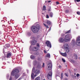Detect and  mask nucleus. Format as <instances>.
<instances>
[{
	"mask_svg": "<svg viewBox=\"0 0 80 80\" xmlns=\"http://www.w3.org/2000/svg\"><path fill=\"white\" fill-rule=\"evenodd\" d=\"M37 42V40H33L32 41V45H36Z\"/></svg>",
	"mask_w": 80,
	"mask_h": 80,
	"instance_id": "obj_11",
	"label": "nucleus"
},
{
	"mask_svg": "<svg viewBox=\"0 0 80 80\" xmlns=\"http://www.w3.org/2000/svg\"><path fill=\"white\" fill-rule=\"evenodd\" d=\"M43 24L44 25V26L46 27V28H49V27H48V25H46L45 23H43Z\"/></svg>",
	"mask_w": 80,
	"mask_h": 80,
	"instance_id": "obj_28",
	"label": "nucleus"
},
{
	"mask_svg": "<svg viewBox=\"0 0 80 80\" xmlns=\"http://www.w3.org/2000/svg\"><path fill=\"white\" fill-rule=\"evenodd\" d=\"M46 10V6L45 5L43 6L42 7V11H45Z\"/></svg>",
	"mask_w": 80,
	"mask_h": 80,
	"instance_id": "obj_20",
	"label": "nucleus"
},
{
	"mask_svg": "<svg viewBox=\"0 0 80 80\" xmlns=\"http://www.w3.org/2000/svg\"><path fill=\"white\" fill-rule=\"evenodd\" d=\"M19 77H20V76L18 74H16V75H15V78L16 80H17V79Z\"/></svg>",
	"mask_w": 80,
	"mask_h": 80,
	"instance_id": "obj_21",
	"label": "nucleus"
},
{
	"mask_svg": "<svg viewBox=\"0 0 80 80\" xmlns=\"http://www.w3.org/2000/svg\"><path fill=\"white\" fill-rule=\"evenodd\" d=\"M64 47L66 52L68 53V52H70V49H69V46H68V44H65L64 45Z\"/></svg>",
	"mask_w": 80,
	"mask_h": 80,
	"instance_id": "obj_5",
	"label": "nucleus"
},
{
	"mask_svg": "<svg viewBox=\"0 0 80 80\" xmlns=\"http://www.w3.org/2000/svg\"><path fill=\"white\" fill-rule=\"evenodd\" d=\"M56 3L57 4V5H58L59 4V2H56Z\"/></svg>",
	"mask_w": 80,
	"mask_h": 80,
	"instance_id": "obj_42",
	"label": "nucleus"
},
{
	"mask_svg": "<svg viewBox=\"0 0 80 80\" xmlns=\"http://www.w3.org/2000/svg\"><path fill=\"white\" fill-rule=\"evenodd\" d=\"M76 44L78 46H80V37L79 36L77 38Z\"/></svg>",
	"mask_w": 80,
	"mask_h": 80,
	"instance_id": "obj_9",
	"label": "nucleus"
},
{
	"mask_svg": "<svg viewBox=\"0 0 80 80\" xmlns=\"http://www.w3.org/2000/svg\"><path fill=\"white\" fill-rule=\"evenodd\" d=\"M61 55H62V56H63V57H66L67 56V53L66 52H65L64 53H61Z\"/></svg>",
	"mask_w": 80,
	"mask_h": 80,
	"instance_id": "obj_19",
	"label": "nucleus"
},
{
	"mask_svg": "<svg viewBox=\"0 0 80 80\" xmlns=\"http://www.w3.org/2000/svg\"><path fill=\"white\" fill-rule=\"evenodd\" d=\"M77 2H80V0H77Z\"/></svg>",
	"mask_w": 80,
	"mask_h": 80,
	"instance_id": "obj_46",
	"label": "nucleus"
},
{
	"mask_svg": "<svg viewBox=\"0 0 80 80\" xmlns=\"http://www.w3.org/2000/svg\"><path fill=\"white\" fill-rule=\"evenodd\" d=\"M48 3H50V2H51V1H48Z\"/></svg>",
	"mask_w": 80,
	"mask_h": 80,
	"instance_id": "obj_47",
	"label": "nucleus"
},
{
	"mask_svg": "<svg viewBox=\"0 0 80 80\" xmlns=\"http://www.w3.org/2000/svg\"><path fill=\"white\" fill-rule=\"evenodd\" d=\"M9 80H12V75H11L10 78H9Z\"/></svg>",
	"mask_w": 80,
	"mask_h": 80,
	"instance_id": "obj_34",
	"label": "nucleus"
},
{
	"mask_svg": "<svg viewBox=\"0 0 80 80\" xmlns=\"http://www.w3.org/2000/svg\"><path fill=\"white\" fill-rule=\"evenodd\" d=\"M70 38H72V35L70 34H67L65 36L64 41L66 42H69Z\"/></svg>",
	"mask_w": 80,
	"mask_h": 80,
	"instance_id": "obj_3",
	"label": "nucleus"
},
{
	"mask_svg": "<svg viewBox=\"0 0 80 80\" xmlns=\"http://www.w3.org/2000/svg\"><path fill=\"white\" fill-rule=\"evenodd\" d=\"M22 80V78H20L17 80Z\"/></svg>",
	"mask_w": 80,
	"mask_h": 80,
	"instance_id": "obj_44",
	"label": "nucleus"
},
{
	"mask_svg": "<svg viewBox=\"0 0 80 80\" xmlns=\"http://www.w3.org/2000/svg\"><path fill=\"white\" fill-rule=\"evenodd\" d=\"M49 13L50 17H51V18H52V17H53V12H49Z\"/></svg>",
	"mask_w": 80,
	"mask_h": 80,
	"instance_id": "obj_13",
	"label": "nucleus"
},
{
	"mask_svg": "<svg viewBox=\"0 0 80 80\" xmlns=\"http://www.w3.org/2000/svg\"><path fill=\"white\" fill-rule=\"evenodd\" d=\"M52 73L51 72H49L47 75L48 80H52Z\"/></svg>",
	"mask_w": 80,
	"mask_h": 80,
	"instance_id": "obj_8",
	"label": "nucleus"
},
{
	"mask_svg": "<svg viewBox=\"0 0 80 80\" xmlns=\"http://www.w3.org/2000/svg\"><path fill=\"white\" fill-rule=\"evenodd\" d=\"M30 58H31V59L33 60L34 59H35V58H36L35 57V56L33 55H31L30 56Z\"/></svg>",
	"mask_w": 80,
	"mask_h": 80,
	"instance_id": "obj_17",
	"label": "nucleus"
},
{
	"mask_svg": "<svg viewBox=\"0 0 80 80\" xmlns=\"http://www.w3.org/2000/svg\"><path fill=\"white\" fill-rule=\"evenodd\" d=\"M37 38H38V40H41V38H40V36L39 35H38V36L37 37Z\"/></svg>",
	"mask_w": 80,
	"mask_h": 80,
	"instance_id": "obj_30",
	"label": "nucleus"
},
{
	"mask_svg": "<svg viewBox=\"0 0 80 80\" xmlns=\"http://www.w3.org/2000/svg\"><path fill=\"white\" fill-rule=\"evenodd\" d=\"M33 68H32V71H33Z\"/></svg>",
	"mask_w": 80,
	"mask_h": 80,
	"instance_id": "obj_51",
	"label": "nucleus"
},
{
	"mask_svg": "<svg viewBox=\"0 0 80 80\" xmlns=\"http://www.w3.org/2000/svg\"><path fill=\"white\" fill-rule=\"evenodd\" d=\"M64 36H65V34L63 33H62L61 34V37H64Z\"/></svg>",
	"mask_w": 80,
	"mask_h": 80,
	"instance_id": "obj_32",
	"label": "nucleus"
},
{
	"mask_svg": "<svg viewBox=\"0 0 80 80\" xmlns=\"http://www.w3.org/2000/svg\"><path fill=\"white\" fill-rule=\"evenodd\" d=\"M74 75H76V73H74Z\"/></svg>",
	"mask_w": 80,
	"mask_h": 80,
	"instance_id": "obj_49",
	"label": "nucleus"
},
{
	"mask_svg": "<svg viewBox=\"0 0 80 80\" xmlns=\"http://www.w3.org/2000/svg\"><path fill=\"white\" fill-rule=\"evenodd\" d=\"M47 68L48 70H51L52 68V64L51 63L48 64L47 65Z\"/></svg>",
	"mask_w": 80,
	"mask_h": 80,
	"instance_id": "obj_10",
	"label": "nucleus"
},
{
	"mask_svg": "<svg viewBox=\"0 0 80 80\" xmlns=\"http://www.w3.org/2000/svg\"><path fill=\"white\" fill-rule=\"evenodd\" d=\"M63 72H62L61 73V78H63Z\"/></svg>",
	"mask_w": 80,
	"mask_h": 80,
	"instance_id": "obj_31",
	"label": "nucleus"
},
{
	"mask_svg": "<svg viewBox=\"0 0 80 80\" xmlns=\"http://www.w3.org/2000/svg\"><path fill=\"white\" fill-rule=\"evenodd\" d=\"M25 75H26V74H25V73H23L22 74V76H25Z\"/></svg>",
	"mask_w": 80,
	"mask_h": 80,
	"instance_id": "obj_40",
	"label": "nucleus"
},
{
	"mask_svg": "<svg viewBox=\"0 0 80 80\" xmlns=\"http://www.w3.org/2000/svg\"><path fill=\"white\" fill-rule=\"evenodd\" d=\"M71 32V31L69 30L67 32H66L65 33V34H68V33H70V32Z\"/></svg>",
	"mask_w": 80,
	"mask_h": 80,
	"instance_id": "obj_26",
	"label": "nucleus"
},
{
	"mask_svg": "<svg viewBox=\"0 0 80 80\" xmlns=\"http://www.w3.org/2000/svg\"><path fill=\"white\" fill-rule=\"evenodd\" d=\"M40 28V26L37 25L36 26H33L31 27V29L33 33H37L38 32Z\"/></svg>",
	"mask_w": 80,
	"mask_h": 80,
	"instance_id": "obj_1",
	"label": "nucleus"
},
{
	"mask_svg": "<svg viewBox=\"0 0 80 80\" xmlns=\"http://www.w3.org/2000/svg\"><path fill=\"white\" fill-rule=\"evenodd\" d=\"M44 53H47V51L45 50H44Z\"/></svg>",
	"mask_w": 80,
	"mask_h": 80,
	"instance_id": "obj_45",
	"label": "nucleus"
},
{
	"mask_svg": "<svg viewBox=\"0 0 80 80\" xmlns=\"http://www.w3.org/2000/svg\"><path fill=\"white\" fill-rule=\"evenodd\" d=\"M12 53L10 51L8 52H7V54L6 55V58H11V57L12 56Z\"/></svg>",
	"mask_w": 80,
	"mask_h": 80,
	"instance_id": "obj_7",
	"label": "nucleus"
},
{
	"mask_svg": "<svg viewBox=\"0 0 80 80\" xmlns=\"http://www.w3.org/2000/svg\"><path fill=\"white\" fill-rule=\"evenodd\" d=\"M47 24L48 25H52V22L49 21V20H48L47 22Z\"/></svg>",
	"mask_w": 80,
	"mask_h": 80,
	"instance_id": "obj_12",
	"label": "nucleus"
},
{
	"mask_svg": "<svg viewBox=\"0 0 80 80\" xmlns=\"http://www.w3.org/2000/svg\"><path fill=\"white\" fill-rule=\"evenodd\" d=\"M19 72L20 71L19 69H13L11 72V75L13 76L15 75V74H18Z\"/></svg>",
	"mask_w": 80,
	"mask_h": 80,
	"instance_id": "obj_4",
	"label": "nucleus"
},
{
	"mask_svg": "<svg viewBox=\"0 0 80 80\" xmlns=\"http://www.w3.org/2000/svg\"><path fill=\"white\" fill-rule=\"evenodd\" d=\"M62 60L63 62H65V60L63 58H62Z\"/></svg>",
	"mask_w": 80,
	"mask_h": 80,
	"instance_id": "obj_35",
	"label": "nucleus"
},
{
	"mask_svg": "<svg viewBox=\"0 0 80 80\" xmlns=\"http://www.w3.org/2000/svg\"><path fill=\"white\" fill-rule=\"evenodd\" d=\"M45 63H43V64H42V67H45Z\"/></svg>",
	"mask_w": 80,
	"mask_h": 80,
	"instance_id": "obj_41",
	"label": "nucleus"
},
{
	"mask_svg": "<svg viewBox=\"0 0 80 80\" xmlns=\"http://www.w3.org/2000/svg\"><path fill=\"white\" fill-rule=\"evenodd\" d=\"M65 75L66 76V77H68V74H67L66 73H65Z\"/></svg>",
	"mask_w": 80,
	"mask_h": 80,
	"instance_id": "obj_43",
	"label": "nucleus"
},
{
	"mask_svg": "<svg viewBox=\"0 0 80 80\" xmlns=\"http://www.w3.org/2000/svg\"><path fill=\"white\" fill-rule=\"evenodd\" d=\"M65 12L66 13H68L70 12V11H69V10L66 9L65 10Z\"/></svg>",
	"mask_w": 80,
	"mask_h": 80,
	"instance_id": "obj_25",
	"label": "nucleus"
},
{
	"mask_svg": "<svg viewBox=\"0 0 80 80\" xmlns=\"http://www.w3.org/2000/svg\"><path fill=\"white\" fill-rule=\"evenodd\" d=\"M45 2V3L47 2V1H46Z\"/></svg>",
	"mask_w": 80,
	"mask_h": 80,
	"instance_id": "obj_52",
	"label": "nucleus"
},
{
	"mask_svg": "<svg viewBox=\"0 0 80 80\" xmlns=\"http://www.w3.org/2000/svg\"><path fill=\"white\" fill-rule=\"evenodd\" d=\"M36 46L37 47H38V48H39L40 47V45H39V44H38V43H37V44Z\"/></svg>",
	"mask_w": 80,
	"mask_h": 80,
	"instance_id": "obj_33",
	"label": "nucleus"
},
{
	"mask_svg": "<svg viewBox=\"0 0 80 80\" xmlns=\"http://www.w3.org/2000/svg\"><path fill=\"white\" fill-rule=\"evenodd\" d=\"M38 62L37 61H35L33 62V64L34 65H36L37 64Z\"/></svg>",
	"mask_w": 80,
	"mask_h": 80,
	"instance_id": "obj_23",
	"label": "nucleus"
},
{
	"mask_svg": "<svg viewBox=\"0 0 80 80\" xmlns=\"http://www.w3.org/2000/svg\"><path fill=\"white\" fill-rule=\"evenodd\" d=\"M51 30V28H50L49 29V30Z\"/></svg>",
	"mask_w": 80,
	"mask_h": 80,
	"instance_id": "obj_50",
	"label": "nucleus"
},
{
	"mask_svg": "<svg viewBox=\"0 0 80 80\" xmlns=\"http://www.w3.org/2000/svg\"><path fill=\"white\" fill-rule=\"evenodd\" d=\"M46 57L47 58H50V53L47 54Z\"/></svg>",
	"mask_w": 80,
	"mask_h": 80,
	"instance_id": "obj_22",
	"label": "nucleus"
},
{
	"mask_svg": "<svg viewBox=\"0 0 80 80\" xmlns=\"http://www.w3.org/2000/svg\"><path fill=\"white\" fill-rule=\"evenodd\" d=\"M77 13L78 15H80V12H77Z\"/></svg>",
	"mask_w": 80,
	"mask_h": 80,
	"instance_id": "obj_36",
	"label": "nucleus"
},
{
	"mask_svg": "<svg viewBox=\"0 0 80 80\" xmlns=\"http://www.w3.org/2000/svg\"><path fill=\"white\" fill-rule=\"evenodd\" d=\"M34 73H35V75H34V73H32L31 75V78L33 80L34 78V77H37L40 73V71L39 70H37L34 72Z\"/></svg>",
	"mask_w": 80,
	"mask_h": 80,
	"instance_id": "obj_2",
	"label": "nucleus"
},
{
	"mask_svg": "<svg viewBox=\"0 0 80 80\" xmlns=\"http://www.w3.org/2000/svg\"><path fill=\"white\" fill-rule=\"evenodd\" d=\"M42 14L43 15V13H42Z\"/></svg>",
	"mask_w": 80,
	"mask_h": 80,
	"instance_id": "obj_54",
	"label": "nucleus"
},
{
	"mask_svg": "<svg viewBox=\"0 0 80 80\" xmlns=\"http://www.w3.org/2000/svg\"><path fill=\"white\" fill-rule=\"evenodd\" d=\"M71 61L72 62V63H74L75 62V61L72 59H71Z\"/></svg>",
	"mask_w": 80,
	"mask_h": 80,
	"instance_id": "obj_39",
	"label": "nucleus"
},
{
	"mask_svg": "<svg viewBox=\"0 0 80 80\" xmlns=\"http://www.w3.org/2000/svg\"><path fill=\"white\" fill-rule=\"evenodd\" d=\"M46 18H49V16L48 14L46 15Z\"/></svg>",
	"mask_w": 80,
	"mask_h": 80,
	"instance_id": "obj_38",
	"label": "nucleus"
},
{
	"mask_svg": "<svg viewBox=\"0 0 80 80\" xmlns=\"http://www.w3.org/2000/svg\"><path fill=\"white\" fill-rule=\"evenodd\" d=\"M65 80H68V79H67V78H65Z\"/></svg>",
	"mask_w": 80,
	"mask_h": 80,
	"instance_id": "obj_48",
	"label": "nucleus"
},
{
	"mask_svg": "<svg viewBox=\"0 0 80 80\" xmlns=\"http://www.w3.org/2000/svg\"><path fill=\"white\" fill-rule=\"evenodd\" d=\"M76 76L78 77H80V74H79L78 73H77L76 75Z\"/></svg>",
	"mask_w": 80,
	"mask_h": 80,
	"instance_id": "obj_37",
	"label": "nucleus"
},
{
	"mask_svg": "<svg viewBox=\"0 0 80 80\" xmlns=\"http://www.w3.org/2000/svg\"><path fill=\"white\" fill-rule=\"evenodd\" d=\"M10 44H6L5 46V48H8V47H10Z\"/></svg>",
	"mask_w": 80,
	"mask_h": 80,
	"instance_id": "obj_15",
	"label": "nucleus"
},
{
	"mask_svg": "<svg viewBox=\"0 0 80 80\" xmlns=\"http://www.w3.org/2000/svg\"><path fill=\"white\" fill-rule=\"evenodd\" d=\"M72 45H75L76 44V42L74 40H72Z\"/></svg>",
	"mask_w": 80,
	"mask_h": 80,
	"instance_id": "obj_18",
	"label": "nucleus"
},
{
	"mask_svg": "<svg viewBox=\"0 0 80 80\" xmlns=\"http://www.w3.org/2000/svg\"><path fill=\"white\" fill-rule=\"evenodd\" d=\"M34 80H40V77H36Z\"/></svg>",
	"mask_w": 80,
	"mask_h": 80,
	"instance_id": "obj_24",
	"label": "nucleus"
},
{
	"mask_svg": "<svg viewBox=\"0 0 80 80\" xmlns=\"http://www.w3.org/2000/svg\"><path fill=\"white\" fill-rule=\"evenodd\" d=\"M63 41H64V39L62 38H60L59 40V42H61V43H62V42H63Z\"/></svg>",
	"mask_w": 80,
	"mask_h": 80,
	"instance_id": "obj_14",
	"label": "nucleus"
},
{
	"mask_svg": "<svg viewBox=\"0 0 80 80\" xmlns=\"http://www.w3.org/2000/svg\"><path fill=\"white\" fill-rule=\"evenodd\" d=\"M43 80H46L45 79H44Z\"/></svg>",
	"mask_w": 80,
	"mask_h": 80,
	"instance_id": "obj_53",
	"label": "nucleus"
},
{
	"mask_svg": "<svg viewBox=\"0 0 80 80\" xmlns=\"http://www.w3.org/2000/svg\"><path fill=\"white\" fill-rule=\"evenodd\" d=\"M74 57H75V59H77L78 58L77 57V54H74Z\"/></svg>",
	"mask_w": 80,
	"mask_h": 80,
	"instance_id": "obj_29",
	"label": "nucleus"
},
{
	"mask_svg": "<svg viewBox=\"0 0 80 80\" xmlns=\"http://www.w3.org/2000/svg\"><path fill=\"white\" fill-rule=\"evenodd\" d=\"M46 44L48 47H49V48H52V44H51V42L49 41H47L46 42Z\"/></svg>",
	"mask_w": 80,
	"mask_h": 80,
	"instance_id": "obj_6",
	"label": "nucleus"
},
{
	"mask_svg": "<svg viewBox=\"0 0 80 80\" xmlns=\"http://www.w3.org/2000/svg\"><path fill=\"white\" fill-rule=\"evenodd\" d=\"M33 51H34V52H37V51H38V48H37V47H34L33 48Z\"/></svg>",
	"mask_w": 80,
	"mask_h": 80,
	"instance_id": "obj_16",
	"label": "nucleus"
},
{
	"mask_svg": "<svg viewBox=\"0 0 80 80\" xmlns=\"http://www.w3.org/2000/svg\"><path fill=\"white\" fill-rule=\"evenodd\" d=\"M51 7H49L48 8V12H51Z\"/></svg>",
	"mask_w": 80,
	"mask_h": 80,
	"instance_id": "obj_27",
	"label": "nucleus"
}]
</instances>
